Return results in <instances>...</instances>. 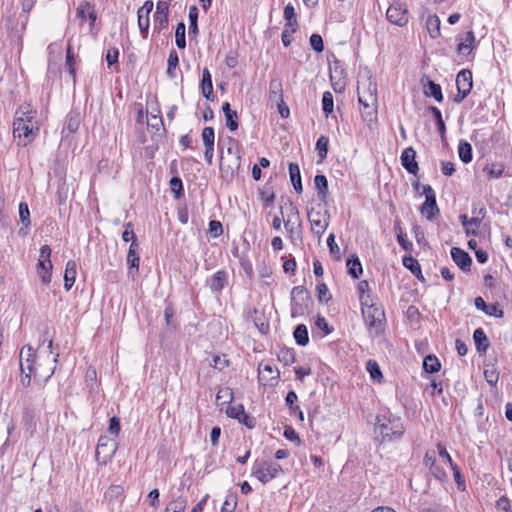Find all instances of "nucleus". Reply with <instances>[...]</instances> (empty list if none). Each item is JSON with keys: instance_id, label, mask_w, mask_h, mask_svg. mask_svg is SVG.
<instances>
[{"instance_id": "nucleus-1", "label": "nucleus", "mask_w": 512, "mask_h": 512, "mask_svg": "<svg viewBox=\"0 0 512 512\" xmlns=\"http://www.w3.org/2000/svg\"><path fill=\"white\" fill-rule=\"evenodd\" d=\"M36 111L30 104H22L15 112L13 136L20 146H26L33 141L39 131L35 120Z\"/></svg>"}, {"instance_id": "nucleus-2", "label": "nucleus", "mask_w": 512, "mask_h": 512, "mask_svg": "<svg viewBox=\"0 0 512 512\" xmlns=\"http://www.w3.org/2000/svg\"><path fill=\"white\" fill-rule=\"evenodd\" d=\"M374 431L381 442H392L400 440L405 432L402 419L390 412L379 414L376 417Z\"/></svg>"}, {"instance_id": "nucleus-3", "label": "nucleus", "mask_w": 512, "mask_h": 512, "mask_svg": "<svg viewBox=\"0 0 512 512\" xmlns=\"http://www.w3.org/2000/svg\"><path fill=\"white\" fill-rule=\"evenodd\" d=\"M362 313L370 335L379 336L385 327V313L381 306L374 303V300L363 301Z\"/></svg>"}, {"instance_id": "nucleus-4", "label": "nucleus", "mask_w": 512, "mask_h": 512, "mask_svg": "<svg viewBox=\"0 0 512 512\" xmlns=\"http://www.w3.org/2000/svg\"><path fill=\"white\" fill-rule=\"evenodd\" d=\"M283 472L281 465L272 461L255 460L252 466V476L263 484L268 483Z\"/></svg>"}, {"instance_id": "nucleus-5", "label": "nucleus", "mask_w": 512, "mask_h": 512, "mask_svg": "<svg viewBox=\"0 0 512 512\" xmlns=\"http://www.w3.org/2000/svg\"><path fill=\"white\" fill-rule=\"evenodd\" d=\"M117 449V442L108 438L106 435L100 436L95 453L96 460L101 465L107 464L113 458Z\"/></svg>"}, {"instance_id": "nucleus-6", "label": "nucleus", "mask_w": 512, "mask_h": 512, "mask_svg": "<svg viewBox=\"0 0 512 512\" xmlns=\"http://www.w3.org/2000/svg\"><path fill=\"white\" fill-rule=\"evenodd\" d=\"M456 86L458 94L454 98V101L460 103L469 95L472 89V72L468 69L461 70L456 77Z\"/></svg>"}, {"instance_id": "nucleus-7", "label": "nucleus", "mask_w": 512, "mask_h": 512, "mask_svg": "<svg viewBox=\"0 0 512 512\" xmlns=\"http://www.w3.org/2000/svg\"><path fill=\"white\" fill-rule=\"evenodd\" d=\"M284 210L287 212L286 219H283L284 227L290 234L294 233L295 228L301 226L300 215L297 207L290 201L281 206V215L284 217Z\"/></svg>"}, {"instance_id": "nucleus-8", "label": "nucleus", "mask_w": 512, "mask_h": 512, "mask_svg": "<svg viewBox=\"0 0 512 512\" xmlns=\"http://www.w3.org/2000/svg\"><path fill=\"white\" fill-rule=\"evenodd\" d=\"M329 218L330 215L328 211L322 213L321 211H315L314 209H311L308 212V219L311 224L312 232L319 237L324 234L329 225Z\"/></svg>"}, {"instance_id": "nucleus-9", "label": "nucleus", "mask_w": 512, "mask_h": 512, "mask_svg": "<svg viewBox=\"0 0 512 512\" xmlns=\"http://www.w3.org/2000/svg\"><path fill=\"white\" fill-rule=\"evenodd\" d=\"M387 20L397 26H404L408 23L407 9L403 4L397 2L389 6L386 12Z\"/></svg>"}, {"instance_id": "nucleus-10", "label": "nucleus", "mask_w": 512, "mask_h": 512, "mask_svg": "<svg viewBox=\"0 0 512 512\" xmlns=\"http://www.w3.org/2000/svg\"><path fill=\"white\" fill-rule=\"evenodd\" d=\"M415 158L416 151L413 147H407L404 149L400 157L402 166L408 173L413 175H416L419 170L418 163L416 162Z\"/></svg>"}, {"instance_id": "nucleus-11", "label": "nucleus", "mask_w": 512, "mask_h": 512, "mask_svg": "<svg viewBox=\"0 0 512 512\" xmlns=\"http://www.w3.org/2000/svg\"><path fill=\"white\" fill-rule=\"evenodd\" d=\"M36 353L33 348L29 345L24 346L20 352V370L24 373V371L29 370V372H33L34 362H35Z\"/></svg>"}, {"instance_id": "nucleus-12", "label": "nucleus", "mask_w": 512, "mask_h": 512, "mask_svg": "<svg viewBox=\"0 0 512 512\" xmlns=\"http://www.w3.org/2000/svg\"><path fill=\"white\" fill-rule=\"evenodd\" d=\"M451 257L456 265L463 271H469L472 259L470 255L461 248L453 247L451 249Z\"/></svg>"}, {"instance_id": "nucleus-13", "label": "nucleus", "mask_w": 512, "mask_h": 512, "mask_svg": "<svg viewBox=\"0 0 512 512\" xmlns=\"http://www.w3.org/2000/svg\"><path fill=\"white\" fill-rule=\"evenodd\" d=\"M138 251H139V243H135V241H133V243L130 244V247L128 249L127 259H126L127 264L129 266V274H131L132 276H134V274H136L139 270L140 258H139Z\"/></svg>"}, {"instance_id": "nucleus-14", "label": "nucleus", "mask_w": 512, "mask_h": 512, "mask_svg": "<svg viewBox=\"0 0 512 512\" xmlns=\"http://www.w3.org/2000/svg\"><path fill=\"white\" fill-rule=\"evenodd\" d=\"M202 95L209 101H213L215 96L213 92L212 76L208 68L203 69L202 79L200 82Z\"/></svg>"}, {"instance_id": "nucleus-15", "label": "nucleus", "mask_w": 512, "mask_h": 512, "mask_svg": "<svg viewBox=\"0 0 512 512\" xmlns=\"http://www.w3.org/2000/svg\"><path fill=\"white\" fill-rule=\"evenodd\" d=\"M227 284L228 273L224 270L217 271L209 279L210 289L215 293H220Z\"/></svg>"}, {"instance_id": "nucleus-16", "label": "nucleus", "mask_w": 512, "mask_h": 512, "mask_svg": "<svg viewBox=\"0 0 512 512\" xmlns=\"http://www.w3.org/2000/svg\"><path fill=\"white\" fill-rule=\"evenodd\" d=\"M358 102L360 105L365 103L378 104L376 84L369 82L367 90L361 91V87L358 86Z\"/></svg>"}, {"instance_id": "nucleus-17", "label": "nucleus", "mask_w": 512, "mask_h": 512, "mask_svg": "<svg viewBox=\"0 0 512 512\" xmlns=\"http://www.w3.org/2000/svg\"><path fill=\"white\" fill-rule=\"evenodd\" d=\"M283 88L279 78H272L269 83V101L271 103H282Z\"/></svg>"}, {"instance_id": "nucleus-18", "label": "nucleus", "mask_w": 512, "mask_h": 512, "mask_svg": "<svg viewBox=\"0 0 512 512\" xmlns=\"http://www.w3.org/2000/svg\"><path fill=\"white\" fill-rule=\"evenodd\" d=\"M476 47H477V42H476L474 33H473V31H468L466 33L465 39L459 41V43L457 45V52L460 55H467Z\"/></svg>"}, {"instance_id": "nucleus-19", "label": "nucleus", "mask_w": 512, "mask_h": 512, "mask_svg": "<svg viewBox=\"0 0 512 512\" xmlns=\"http://www.w3.org/2000/svg\"><path fill=\"white\" fill-rule=\"evenodd\" d=\"M420 212L428 220H433L440 212L436 198L425 199L424 203L420 207Z\"/></svg>"}, {"instance_id": "nucleus-20", "label": "nucleus", "mask_w": 512, "mask_h": 512, "mask_svg": "<svg viewBox=\"0 0 512 512\" xmlns=\"http://www.w3.org/2000/svg\"><path fill=\"white\" fill-rule=\"evenodd\" d=\"M76 267V262L74 260H69L66 263L64 271V288L66 291H69L75 283Z\"/></svg>"}, {"instance_id": "nucleus-21", "label": "nucleus", "mask_w": 512, "mask_h": 512, "mask_svg": "<svg viewBox=\"0 0 512 512\" xmlns=\"http://www.w3.org/2000/svg\"><path fill=\"white\" fill-rule=\"evenodd\" d=\"M19 217L23 227H21L18 231V234L21 236H26L28 234V227L30 226V211L27 203L21 202L19 204Z\"/></svg>"}, {"instance_id": "nucleus-22", "label": "nucleus", "mask_w": 512, "mask_h": 512, "mask_svg": "<svg viewBox=\"0 0 512 512\" xmlns=\"http://www.w3.org/2000/svg\"><path fill=\"white\" fill-rule=\"evenodd\" d=\"M440 26L441 21L436 14L427 17L426 28L431 38L436 39L441 36Z\"/></svg>"}, {"instance_id": "nucleus-23", "label": "nucleus", "mask_w": 512, "mask_h": 512, "mask_svg": "<svg viewBox=\"0 0 512 512\" xmlns=\"http://www.w3.org/2000/svg\"><path fill=\"white\" fill-rule=\"evenodd\" d=\"M473 339L478 352L484 353L489 348V340L482 328H477L473 333Z\"/></svg>"}, {"instance_id": "nucleus-24", "label": "nucleus", "mask_w": 512, "mask_h": 512, "mask_svg": "<svg viewBox=\"0 0 512 512\" xmlns=\"http://www.w3.org/2000/svg\"><path fill=\"white\" fill-rule=\"evenodd\" d=\"M188 18H189V22H190L188 35H189L190 39H194L197 37V35L199 33L198 8L195 5H193L189 8Z\"/></svg>"}, {"instance_id": "nucleus-25", "label": "nucleus", "mask_w": 512, "mask_h": 512, "mask_svg": "<svg viewBox=\"0 0 512 512\" xmlns=\"http://www.w3.org/2000/svg\"><path fill=\"white\" fill-rule=\"evenodd\" d=\"M314 185L318 191V197L321 201L325 202L328 196V181L325 175H316L314 178Z\"/></svg>"}, {"instance_id": "nucleus-26", "label": "nucleus", "mask_w": 512, "mask_h": 512, "mask_svg": "<svg viewBox=\"0 0 512 512\" xmlns=\"http://www.w3.org/2000/svg\"><path fill=\"white\" fill-rule=\"evenodd\" d=\"M424 94L428 97H433L437 102L443 101L441 86L432 80H428L424 86Z\"/></svg>"}, {"instance_id": "nucleus-27", "label": "nucleus", "mask_w": 512, "mask_h": 512, "mask_svg": "<svg viewBox=\"0 0 512 512\" xmlns=\"http://www.w3.org/2000/svg\"><path fill=\"white\" fill-rule=\"evenodd\" d=\"M377 106L378 104L365 103L360 105V112L362 119L367 123H372L377 119Z\"/></svg>"}, {"instance_id": "nucleus-28", "label": "nucleus", "mask_w": 512, "mask_h": 512, "mask_svg": "<svg viewBox=\"0 0 512 512\" xmlns=\"http://www.w3.org/2000/svg\"><path fill=\"white\" fill-rule=\"evenodd\" d=\"M346 266L348 269V274L354 278L358 279L362 274V265L360 263L359 258L356 255H352L346 262Z\"/></svg>"}, {"instance_id": "nucleus-29", "label": "nucleus", "mask_w": 512, "mask_h": 512, "mask_svg": "<svg viewBox=\"0 0 512 512\" xmlns=\"http://www.w3.org/2000/svg\"><path fill=\"white\" fill-rule=\"evenodd\" d=\"M81 122L80 113L71 111L67 117L63 132L67 130L69 133H74L78 130Z\"/></svg>"}, {"instance_id": "nucleus-30", "label": "nucleus", "mask_w": 512, "mask_h": 512, "mask_svg": "<svg viewBox=\"0 0 512 512\" xmlns=\"http://www.w3.org/2000/svg\"><path fill=\"white\" fill-rule=\"evenodd\" d=\"M440 368L441 363L435 355L429 354L424 358L423 369L425 372L433 374L438 372Z\"/></svg>"}, {"instance_id": "nucleus-31", "label": "nucleus", "mask_w": 512, "mask_h": 512, "mask_svg": "<svg viewBox=\"0 0 512 512\" xmlns=\"http://www.w3.org/2000/svg\"><path fill=\"white\" fill-rule=\"evenodd\" d=\"M293 336L296 343L300 346H306L309 342L308 330L304 324H299L296 326L293 332Z\"/></svg>"}, {"instance_id": "nucleus-32", "label": "nucleus", "mask_w": 512, "mask_h": 512, "mask_svg": "<svg viewBox=\"0 0 512 512\" xmlns=\"http://www.w3.org/2000/svg\"><path fill=\"white\" fill-rule=\"evenodd\" d=\"M458 154L461 161L465 164L472 161V146L467 141L461 140L458 145Z\"/></svg>"}, {"instance_id": "nucleus-33", "label": "nucleus", "mask_w": 512, "mask_h": 512, "mask_svg": "<svg viewBox=\"0 0 512 512\" xmlns=\"http://www.w3.org/2000/svg\"><path fill=\"white\" fill-rule=\"evenodd\" d=\"M187 498L179 496L172 500L166 507L165 512H184L187 506Z\"/></svg>"}, {"instance_id": "nucleus-34", "label": "nucleus", "mask_w": 512, "mask_h": 512, "mask_svg": "<svg viewBox=\"0 0 512 512\" xmlns=\"http://www.w3.org/2000/svg\"><path fill=\"white\" fill-rule=\"evenodd\" d=\"M277 358L284 365H290L295 362V351L292 348L282 347L280 348Z\"/></svg>"}, {"instance_id": "nucleus-35", "label": "nucleus", "mask_w": 512, "mask_h": 512, "mask_svg": "<svg viewBox=\"0 0 512 512\" xmlns=\"http://www.w3.org/2000/svg\"><path fill=\"white\" fill-rule=\"evenodd\" d=\"M186 26L184 22H179L175 30V42L179 49H185L186 47Z\"/></svg>"}, {"instance_id": "nucleus-36", "label": "nucleus", "mask_w": 512, "mask_h": 512, "mask_svg": "<svg viewBox=\"0 0 512 512\" xmlns=\"http://www.w3.org/2000/svg\"><path fill=\"white\" fill-rule=\"evenodd\" d=\"M137 23L143 39H147L150 26V17L146 14L137 12Z\"/></svg>"}, {"instance_id": "nucleus-37", "label": "nucleus", "mask_w": 512, "mask_h": 512, "mask_svg": "<svg viewBox=\"0 0 512 512\" xmlns=\"http://www.w3.org/2000/svg\"><path fill=\"white\" fill-rule=\"evenodd\" d=\"M484 378L490 386H495L499 380V372L494 365H487L484 369Z\"/></svg>"}, {"instance_id": "nucleus-38", "label": "nucleus", "mask_w": 512, "mask_h": 512, "mask_svg": "<svg viewBox=\"0 0 512 512\" xmlns=\"http://www.w3.org/2000/svg\"><path fill=\"white\" fill-rule=\"evenodd\" d=\"M366 369L370 374V377L377 382H381L383 379V375L381 373L380 367L375 360H368L366 363Z\"/></svg>"}, {"instance_id": "nucleus-39", "label": "nucleus", "mask_w": 512, "mask_h": 512, "mask_svg": "<svg viewBox=\"0 0 512 512\" xmlns=\"http://www.w3.org/2000/svg\"><path fill=\"white\" fill-rule=\"evenodd\" d=\"M334 109L333 95L330 91H325L322 95V110L326 117H328Z\"/></svg>"}, {"instance_id": "nucleus-40", "label": "nucleus", "mask_w": 512, "mask_h": 512, "mask_svg": "<svg viewBox=\"0 0 512 512\" xmlns=\"http://www.w3.org/2000/svg\"><path fill=\"white\" fill-rule=\"evenodd\" d=\"M38 268L42 270L41 272H39L42 282L44 284H49L51 282L52 268L49 267L48 261L47 260L42 261V259L39 258L38 259Z\"/></svg>"}, {"instance_id": "nucleus-41", "label": "nucleus", "mask_w": 512, "mask_h": 512, "mask_svg": "<svg viewBox=\"0 0 512 512\" xmlns=\"http://www.w3.org/2000/svg\"><path fill=\"white\" fill-rule=\"evenodd\" d=\"M179 64V57L176 50H171L168 56V67H167V75L170 78H175V69Z\"/></svg>"}, {"instance_id": "nucleus-42", "label": "nucleus", "mask_w": 512, "mask_h": 512, "mask_svg": "<svg viewBox=\"0 0 512 512\" xmlns=\"http://www.w3.org/2000/svg\"><path fill=\"white\" fill-rule=\"evenodd\" d=\"M291 299L292 303L298 304L299 301H304L308 299V291L303 286H295L291 291Z\"/></svg>"}, {"instance_id": "nucleus-43", "label": "nucleus", "mask_w": 512, "mask_h": 512, "mask_svg": "<svg viewBox=\"0 0 512 512\" xmlns=\"http://www.w3.org/2000/svg\"><path fill=\"white\" fill-rule=\"evenodd\" d=\"M402 262H403L404 267H406L408 270H410L411 273L414 274L415 276H418V274H421L420 264L412 256H404Z\"/></svg>"}, {"instance_id": "nucleus-44", "label": "nucleus", "mask_w": 512, "mask_h": 512, "mask_svg": "<svg viewBox=\"0 0 512 512\" xmlns=\"http://www.w3.org/2000/svg\"><path fill=\"white\" fill-rule=\"evenodd\" d=\"M429 110L431 111V113H432V115H433V117L435 119V122H436V125H437L439 133L443 137L445 135V132H446V125H445V123H444V121L442 119L441 111L437 107H435V106H430Z\"/></svg>"}, {"instance_id": "nucleus-45", "label": "nucleus", "mask_w": 512, "mask_h": 512, "mask_svg": "<svg viewBox=\"0 0 512 512\" xmlns=\"http://www.w3.org/2000/svg\"><path fill=\"white\" fill-rule=\"evenodd\" d=\"M75 64H76V61L74 59L71 46L68 45L67 51H66V67H67L68 72H69L70 76L72 77L74 83L76 81Z\"/></svg>"}, {"instance_id": "nucleus-46", "label": "nucleus", "mask_w": 512, "mask_h": 512, "mask_svg": "<svg viewBox=\"0 0 512 512\" xmlns=\"http://www.w3.org/2000/svg\"><path fill=\"white\" fill-rule=\"evenodd\" d=\"M484 171L490 178L498 179L503 175L504 166L502 164L493 163L490 165H486Z\"/></svg>"}, {"instance_id": "nucleus-47", "label": "nucleus", "mask_w": 512, "mask_h": 512, "mask_svg": "<svg viewBox=\"0 0 512 512\" xmlns=\"http://www.w3.org/2000/svg\"><path fill=\"white\" fill-rule=\"evenodd\" d=\"M328 146L329 138L327 136L321 135L316 142V150L318 151V155L322 160L327 156Z\"/></svg>"}, {"instance_id": "nucleus-48", "label": "nucleus", "mask_w": 512, "mask_h": 512, "mask_svg": "<svg viewBox=\"0 0 512 512\" xmlns=\"http://www.w3.org/2000/svg\"><path fill=\"white\" fill-rule=\"evenodd\" d=\"M169 184L172 192L175 194V198L179 199L184 195V188L181 178L174 176L170 179Z\"/></svg>"}, {"instance_id": "nucleus-49", "label": "nucleus", "mask_w": 512, "mask_h": 512, "mask_svg": "<svg viewBox=\"0 0 512 512\" xmlns=\"http://www.w3.org/2000/svg\"><path fill=\"white\" fill-rule=\"evenodd\" d=\"M274 372L276 373V375L272 376L271 379L277 380L280 375L278 369H274L271 364H260L259 365V380H267L264 373L273 374Z\"/></svg>"}, {"instance_id": "nucleus-50", "label": "nucleus", "mask_w": 512, "mask_h": 512, "mask_svg": "<svg viewBox=\"0 0 512 512\" xmlns=\"http://www.w3.org/2000/svg\"><path fill=\"white\" fill-rule=\"evenodd\" d=\"M93 7L94 5L88 1L81 2L76 10L77 17H79L81 20H85Z\"/></svg>"}, {"instance_id": "nucleus-51", "label": "nucleus", "mask_w": 512, "mask_h": 512, "mask_svg": "<svg viewBox=\"0 0 512 512\" xmlns=\"http://www.w3.org/2000/svg\"><path fill=\"white\" fill-rule=\"evenodd\" d=\"M204 146H214L215 132L213 127H205L201 134Z\"/></svg>"}, {"instance_id": "nucleus-52", "label": "nucleus", "mask_w": 512, "mask_h": 512, "mask_svg": "<svg viewBox=\"0 0 512 512\" xmlns=\"http://www.w3.org/2000/svg\"><path fill=\"white\" fill-rule=\"evenodd\" d=\"M357 290L359 292L361 304H363V301H365L366 299H367V301L373 300V298L369 294H366V292L369 291L368 281H366V280L360 281L357 285Z\"/></svg>"}, {"instance_id": "nucleus-53", "label": "nucleus", "mask_w": 512, "mask_h": 512, "mask_svg": "<svg viewBox=\"0 0 512 512\" xmlns=\"http://www.w3.org/2000/svg\"><path fill=\"white\" fill-rule=\"evenodd\" d=\"M316 290L319 302L327 303L331 299V294L325 283H318Z\"/></svg>"}, {"instance_id": "nucleus-54", "label": "nucleus", "mask_w": 512, "mask_h": 512, "mask_svg": "<svg viewBox=\"0 0 512 512\" xmlns=\"http://www.w3.org/2000/svg\"><path fill=\"white\" fill-rule=\"evenodd\" d=\"M122 240L124 242L131 241V243H133V241H135V243H138L137 237L134 233V227L131 222L125 224V229L122 233Z\"/></svg>"}, {"instance_id": "nucleus-55", "label": "nucleus", "mask_w": 512, "mask_h": 512, "mask_svg": "<svg viewBox=\"0 0 512 512\" xmlns=\"http://www.w3.org/2000/svg\"><path fill=\"white\" fill-rule=\"evenodd\" d=\"M154 30L160 33L168 27V15H154Z\"/></svg>"}, {"instance_id": "nucleus-56", "label": "nucleus", "mask_w": 512, "mask_h": 512, "mask_svg": "<svg viewBox=\"0 0 512 512\" xmlns=\"http://www.w3.org/2000/svg\"><path fill=\"white\" fill-rule=\"evenodd\" d=\"M208 232L213 238L219 237L223 233L222 223L218 220H211L209 222Z\"/></svg>"}, {"instance_id": "nucleus-57", "label": "nucleus", "mask_w": 512, "mask_h": 512, "mask_svg": "<svg viewBox=\"0 0 512 512\" xmlns=\"http://www.w3.org/2000/svg\"><path fill=\"white\" fill-rule=\"evenodd\" d=\"M226 126L230 131H235L238 129V115L236 111L232 113H228L225 115Z\"/></svg>"}, {"instance_id": "nucleus-58", "label": "nucleus", "mask_w": 512, "mask_h": 512, "mask_svg": "<svg viewBox=\"0 0 512 512\" xmlns=\"http://www.w3.org/2000/svg\"><path fill=\"white\" fill-rule=\"evenodd\" d=\"M310 45L313 50L316 52H322L324 50V43L321 35L319 34H312L310 36Z\"/></svg>"}, {"instance_id": "nucleus-59", "label": "nucleus", "mask_w": 512, "mask_h": 512, "mask_svg": "<svg viewBox=\"0 0 512 512\" xmlns=\"http://www.w3.org/2000/svg\"><path fill=\"white\" fill-rule=\"evenodd\" d=\"M484 313L488 316H494L496 318H502L504 316V311L500 308L498 303L488 304Z\"/></svg>"}, {"instance_id": "nucleus-60", "label": "nucleus", "mask_w": 512, "mask_h": 512, "mask_svg": "<svg viewBox=\"0 0 512 512\" xmlns=\"http://www.w3.org/2000/svg\"><path fill=\"white\" fill-rule=\"evenodd\" d=\"M244 411H245L244 406L241 404H238V405L229 406L226 410V414L230 418L238 419L241 417V415H243Z\"/></svg>"}, {"instance_id": "nucleus-61", "label": "nucleus", "mask_w": 512, "mask_h": 512, "mask_svg": "<svg viewBox=\"0 0 512 512\" xmlns=\"http://www.w3.org/2000/svg\"><path fill=\"white\" fill-rule=\"evenodd\" d=\"M396 237H397V241H398L399 245L401 246V248L403 250H405V251L412 250L413 244L406 238V234L403 233L402 229H399V233H397Z\"/></svg>"}, {"instance_id": "nucleus-62", "label": "nucleus", "mask_w": 512, "mask_h": 512, "mask_svg": "<svg viewBox=\"0 0 512 512\" xmlns=\"http://www.w3.org/2000/svg\"><path fill=\"white\" fill-rule=\"evenodd\" d=\"M327 246L329 247V251L331 255L335 256L337 259L340 258V248L335 242L334 234H330L327 238Z\"/></svg>"}, {"instance_id": "nucleus-63", "label": "nucleus", "mask_w": 512, "mask_h": 512, "mask_svg": "<svg viewBox=\"0 0 512 512\" xmlns=\"http://www.w3.org/2000/svg\"><path fill=\"white\" fill-rule=\"evenodd\" d=\"M289 176L291 183L301 181L300 168L298 164L293 162L289 164Z\"/></svg>"}, {"instance_id": "nucleus-64", "label": "nucleus", "mask_w": 512, "mask_h": 512, "mask_svg": "<svg viewBox=\"0 0 512 512\" xmlns=\"http://www.w3.org/2000/svg\"><path fill=\"white\" fill-rule=\"evenodd\" d=\"M496 507L503 512H512V503L506 496H502L497 500Z\"/></svg>"}]
</instances>
